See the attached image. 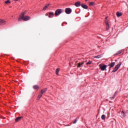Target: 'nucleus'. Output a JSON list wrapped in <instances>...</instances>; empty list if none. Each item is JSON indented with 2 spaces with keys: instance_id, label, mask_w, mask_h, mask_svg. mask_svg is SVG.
Returning a JSON list of instances; mask_svg holds the SVG:
<instances>
[{
  "instance_id": "obj_1",
  "label": "nucleus",
  "mask_w": 128,
  "mask_h": 128,
  "mask_svg": "<svg viewBox=\"0 0 128 128\" xmlns=\"http://www.w3.org/2000/svg\"><path fill=\"white\" fill-rule=\"evenodd\" d=\"M120 66H122V62H120L112 70V72H116L118 68H120Z\"/></svg>"
},
{
  "instance_id": "obj_2",
  "label": "nucleus",
  "mask_w": 128,
  "mask_h": 128,
  "mask_svg": "<svg viewBox=\"0 0 128 128\" xmlns=\"http://www.w3.org/2000/svg\"><path fill=\"white\" fill-rule=\"evenodd\" d=\"M62 12V9H58L55 11V16H58Z\"/></svg>"
},
{
  "instance_id": "obj_3",
  "label": "nucleus",
  "mask_w": 128,
  "mask_h": 128,
  "mask_svg": "<svg viewBox=\"0 0 128 128\" xmlns=\"http://www.w3.org/2000/svg\"><path fill=\"white\" fill-rule=\"evenodd\" d=\"M99 66L101 70H104L106 68V65H102V64H100Z\"/></svg>"
},
{
  "instance_id": "obj_4",
  "label": "nucleus",
  "mask_w": 128,
  "mask_h": 128,
  "mask_svg": "<svg viewBox=\"0 0 128 128\" xmlns=\"http://www.w3.org/2000/svg\"><path fill=\"white\" fill-rule=\"evenodd\" d=\"M65 12L67 14H70L72 12V10L70 8H66L65 10Z\"/></svg>"
},
{
  "instance_id": "obj_5",
  "label": "nucleus",
  "mask_w": 128,
  "mask_h": 128,
  "mask_svg": "<svg viewBox=\"0 0 128 128\" xmlns=\"http://www.w3.org/2000/svg\"><path fill=\"white\" fill-rule=\"evenodd\" d=\"M6 24V22L4 20H0V26H4Z\"/></svg>"
},
{
  "instance_id": "obj_6",
  "label": "nucleus",
  "mask_w": 128,
  "mask_h": 128,
  "mask_svg": "<svg viewBox=\"0 0 128 128\" xmlns=\"http://www.w3.org/2000/svg\"><path fill=\"white\" fill-rule=\"evenodd\" d=\"M30 20V17L26 16H25L24 18H22V20H24V22H26V20Z\"/></svg>"
},
{
  "instance_id": "obj_7",
  "label": "nucleus",
  "mask_w": 128,
  "mask_h": 128,
  "mask_svg": "<svg viewBox=\"0 0 128 128\" xmlns=\"http://www.w3.org/2000/svg\"><path fill=\"white\" fill-rule=\"evenodd\" d=\"M49 16H48V18H54V13L53 12H49Z\"/></svg>"
},
{
  "instance_id": "obj_8",
  "label": "nucleus",
  "mask_w": 128,
  "mask_h": 128,
  "mask_svg": "<svg viewBox=\"0 0 128 128\" xmlns=\"http://www.w3.org/2000/svg\"><path fill=\"white\" fill-rule=\"evenodd\" d=\"M105 24H106V30H110V24H108V20H105Z\"/></svg>"
},
{
  "instance_id": "obj_9",
  "label": "nucleus",
  "mask_w": 128,
  "mask_h": 128,
  "mask_svg": "<svg viewBox=\"0 0 128 128\" xmlns=\"http://www.w3.org/2000/svg\"><path fill=\"white\" fill-rule=\"evenodd\" d=\"M84 64V62H78V65H77L78 68L82 67Z\"/></svg>"
},
{
  "instance_id": "obj_10",
  "label": "nucleus",
  "mask_w": 128,
  "mask_h": 128,
  "mask_svg": "<svg viewBox=\"0 0 128 128\" xmlns=\"http://www.w3.org/2000/svg\"><path fill=\"white\" fill-rule=\"evenodd\" d=\"M115 65H116V62H112L111 64H109L108 66L110 68H114Z\"/></svg>"
},
{
  "instance_id": "obj_11",
  "label": "nucleus",
  "mask_w": 128,
  "mask_h": 128,
  "mask_svg": "<svg viewBox=\"0 0 128 128\" xmlns=\"http://www.w3.org/2000/svg\"><path fill=\"white\" fill-rule=\"evenodd\" d=\"M26 14V11L21 14V15L20 16L21 18L23 19L24 18V15Z\"/></svg>"
},
{
  "instance_id": "obj_12",
  "label": "nucleus",
  "mask_w": 128,
  "mask_h": 128,
  "mask_svg": "<svg viewBox=\"0 0 128 128\" xmlns=\"http://www.w3.org/2000/svg\"><path fill=\"white\" fill-rule=\"evenodd\" d=\"M76 6H82V4H80V2H75L74 4Z\"/></svg>"
},
{
  "instance_id": "obj_13",
  "label": "nucleus",
  "mask_w": 128,
  "mask_h": 128,
  "mask_svg": "<svg viewBox=\"0 0 128 128\" xmlns=\"http://www.w3.org/2000/svg\"><path fill=\"white\" fill-rule=\"evenodd\" d=\"M81 6H82L83 8H84L85 10H88V6H86V4H81Z\"/></svg>"
},
{
  "instance_id": "obj_14",
  "label": "nucleus",
  "mask_w": 128,
  "mask_h": 128,
  "mask_svg": "<svg viewBox=\"0 0 128 128\" xmlns=\"http://www.w3.org/2000/svg\"><path fill=\"white\" fill-rule=\"evenodd\" d=\"M22 118V116L18 117L15 119L16 122H20Z\"/></svg>"
},
{
  "instance_id": "obj_15",
  "label": "nucleus",
  "mask_w": 128,
  "mask_h": 128,
  "mask_svg": "<svg viewBox=\"0 0 128 128\" xmlns=\"http://www.w3.org/2000/svg\"><path fill=\"white\" fill-rule=\"evenodd\" d=\"M116 16L118 18H120V16H122V13L120 12H117Z\"/></svg>"
},
{
  "instance_id": "obj_16",
  "label": "nucleus",
  "mask_w": 128,
  "mask_h": 128,
  "mask_svg": "<svg viewBox=\"0 0 128 128\" xmlns=\"http://www.w3.org/2000/svg\"><path fill=\"white\" fill-rule=\"evenodd\" d=\"M47 89L46 88H45L42 90H41L40 93L42 94H44V92H46Z\"/></svg>"
},
{
  "instance_id": "obj_17",
  "label": "nucleus",
  "mask_w": 128,
  "mask_h": 128,
  "mask_svg": "<svg viewBox=\"0 0 128 128\" xmlns=\"http://www.w3.org/2000/svg\"><path fill=\"white\" fill-rule=\"evenodd\" d=\"M50 4H48L47 5H46V6H44L43 8V10H46V8H48V6H50Z\"/></svg>"
},
{
  "instance_id": "obj_18",
  "label": "nucleus",
  "mask_w": 128,
  "mask_h": 128,
  "mask_svg": "<svg viewBox=\"0 0 128 128\" xmlns=\"http://www.w3.org/2000/svg\"><path fill=\"white\" fill-rule=\"evenodd\" d=\"M118 94V92H116L114 94V96L112 98H110V100H114V98L116 97V94Z\"/></svg>"
},
{
  "instance_id": "obj_19",
  "label": "nucleus",
  "mask_w": 128,
  "mask_h": 128,
  "mask_svg": "<svg viewBox=\"0 0 128 128\" xmlns=\"http://www.w3.org/2000/svg\"><path fill=\"white\" fill-rule=\"evenodd\" d=\"M102 54H100V55H98L97 56H95L94 58H102Z\"/></svg>"
},
{
  "instance_id": "obj_20",
  "label": "nucleus",
  "mask_w": 128,
  "mask_h": 128,
  "mask_svg": "<svg viewBox=\"0 0 128 128\" xmlns=\"http://www.w3.org/2000/svg\"><path fill=\"white\" fill-rule=\"evenodd\" d=\"M58 72H60V68H58L56 70V74L57 76H58Z\"/></svg>"
},
{
  "instance_id": "obj_21",
  "label": "nucleus",
  "mask_w": 128,
  "mask_h": 128,
  "mask_svg": "<svg viewBox=\"0 0 128 128\" xmlns=\"http://www.w3.org/2000/svg\"><path fill=\"white\" fill-rule=\"evenodd\" d=\"M38 85H35L34 86H33V88H34V90H38Z\"/></svg>"
},
{
  "instance_id": "obj_22",
  "label": "nucleus",
  "mask_w": 128,
  "mask_h": 128,
  "mask_svg": "<svg viewBox=\"0 0 128 128\" xmlns=\"http://www.w3.org/2000/svg\"><path fill=\"white\" fill-rule=\"evenodd\" d=\"M42 94H40L37 98V100H40V98H42Z\"/></svg>"
},
{
  "instance_id": "obj_23",
  "label": "nucleus",
  "mask_w": 128,
  "mask_h": 128,
  "mask_svg": "<svg viewBox=\"0 0 128 128\" xmlns=\"http://www.w3.org/2000/svg\"><path fill=\"white\" fill-rule=\"evenodd\" d=\"M102 118L104 120H106V115L102 114Z\"/></svg>"
},
{
  "instance_id": "obj_24",
  "label": "nucleus",
  "mask_w": 128,
  "mask_h": 128,
  "mask_svg": "<svg viewBox=\"0 0 128 128\" xmlns=\"http://www.w3.org/2000/svg\"><path fill=\"white\" fill-rule=\"evenodd\" d=\"M92 61H89L86 64L87 66H88V64H92Z\"/></svg>"
},
{
  "instance_id": "obj_25",
  "label": "nucleus",
  "mask_w": 128,
  "mask_h": 128,
  "mask_svg": "<svg viewBox=\"0 0 128 128\" xmlns=\"http://www.w3.org/2000/svg\"><path fill=\"white\" fill-rule=\"evenodd\" d=\"M5 4H10V0H7V1L5 2Z\"/></svg>"
},
{
  "instance_id": "obj_26",
  "label": "nucleus",
  "mask_w": 128,
  "mask_h": 128,
  "mask_svg": "<svg viewBox=\"0 0 128 128\" xmlns=\"http://www.w3.org/2000/svg\"><path fill=\"white\" fill-rule=\"evenodd\" d=\"M121 114L122 116H126V115H124V111H122Z\"/></svg>"
},
{
  "instance_id": "obj_27",
  "label": "nucleus",
  "mask_w": 128,
  "mask_h": 128,
  "mask_svg": "<svg viewBox=\"0 0 128 128\" xmlns=\"http://www.w3.org/2000/svg\"><path fill=\"white\" fill-rule=\"evenodd\" d=\"M122 50H120V51L118 52L116 54V55H118V54H122Z\"/></svg>"
},
{
  "instance_id": "obj_28",
  "label": "nucleus",
  "mask_w": 128,
  "mask_h": 128,
  "mask_svg": "<svg viewBox=\"0 0 128 128\" xmlns=\"http://www.w3.org/2000/svg\"><path fill=\"white\" fill-rule=\"evenodd\" d=\"M89 6H94V2H90V4H89Z\"/></svg>"
},
{
  "instance_id": "obj_29",
  "label": "nucleus",
  "mask_w": 128,
  "mask_h": 128,
  "mask_svg": "<svg viewBox=\"0 0 128 128\" xmlns=\"http://www.w3.org/2000/svg\"><path fill=\"white\" fill-rule=\"evenodd\" d=\"M76 122H78V120L76 119L74 122H73V124H76Z\"/></svg>"
},
{
  "instance_id": "obj_30",
  "label": "nucleus",
  "mask_w": 128,
  "mask_h": 128,
  "mask_svg": "<svg viewBox=\"0 0 128 128\" xmlns=\"http://www.w3.org/2000/svg\"><path fill=\"white\" fill-rule=\"evenodd\" d=\"M22 20V19L20 16V18L18 19V22H20V20Z\"/></svg>"
},
{
  "instance_id": "obj_31",
  "label": "nucleus",
  "mask_w": 128,
  "mask_h": 128,
  "mask_svg": "<svg viewBox=\"0 0 128 128\" xmlns=\"http://www.w3.org/2000/svg\"><path fill=\"white\" fill-rule=\"evenodd\" d=\"M46 16H48V14H46Z\"/></svg>"
},
{
  "instance_id": "obj_32",
  "label": "nucleus",
  "mask_w": 128,
  "mask_h": 128,
  "mask_svg": "<svg viewBox=\"0 0 128 128\" xmlns=\"http://www.w3.org/2000/svg\"><path fill=\"white\" fill-rule=\"evenodd\" d=\"M108 16L105 18V20H108Z\"/></svg>"
},
{
  "instance_id": "obj_33",
  "label": "nucleus",
  "mask_w": 128,
  "mask_h": 128,
  "mask_svg": "<svg viewBox=\"0 0 128 128\" xmlns=\"http://www.w3.org/2000/svg\"><path fill=\"white\" fill-rule=\"evenodd\" d=\"M86 0V2H88V0Z\"/></svg>"
},
{
  "instance_id": "obj_34",
  "label": "nucleus",
  "mask_w": 128,
  "mask_h": 128,
  "mask_svg": "<svg viewBox=\"0 0 128 128\" xmlns=\"http://www.w3.org/2000/svg\"><path fill=\"white\" fill-rule=\"evenodd\" d=\"M15 0V1H16V0Z\"/></svg>"
}]
</instances>
